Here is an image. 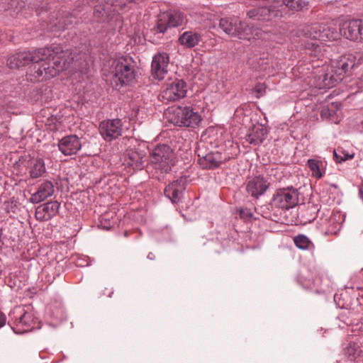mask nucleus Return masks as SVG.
Instances as JSON below:
<instances>
[{
    "label": "nucleus",
    "mask_w": 363,
    "mask_h": 363,
    "mask_svg": "<svg viewBox=\"0 0 363 363\" xmlns=\"http://www.w3.org/2000/svg\"><path fill=\"white\" fill-rule=\"evenodd\" d=\"M344 351L349 360L363 363V336L359 335L354 341H351Z\"/></svg>",
    "instance_id": "bb28decb"
},
{
    "label": "nucleus",
    "mask_w": 363,
    "mask_h": 363,
    "mask_svg": "<svg viewBox=\"0 0 363 363\" xmlns=\"http://www.w3.org/2000/svg\"><path fill=\"white\" fill-rule=\"evenodd\" d=\"M320 114L323 119H331L335 115V111L329 106H325L321 109Z\"/></svg>",
    "instance_id": "a19ab883"
},
{
    "label": "nucleus",
    "mask_w": 363,
    "mask_h": 363,
    "mask_svg": "<svg viewBox=\"0 0 363 363\" xmlns=\"http://www.w3.org/2000/svg\"><path fill=\"white\" fill-rule=\"evenodd\" d=\"M138 0H113L111 3L103 1L94 6L91 21L98 23L108 24L116 13L128 11Z\"/></svg>",
    "instance_id": "7ed1b4c3"
},
{
    "label": "nucleus",
    "mask_w": 363,
    "mask_h": 363,
    "mask_svg": "<svg viewBox=\"0 0 363 363\" xmlns=\"http://www.w3.org/2000/svg\"><path fill=\"white\" fill-rule=\"evenodd\" d=\"M101 225H102L103 228H105V229L111 228V225L110 224H107L106 220H105L104 223L103 222V220H101Z\"/></svg>",
    "instance_id": "09e8293b"
},
{
    "label": "nucleus",
    "mask_w": 363,
    "mask_h": 363,
    "mask_svg": "<svg viewBox=\"0 0 363 363\" xmlns=\"http://www.w3.org/2000/svg\"><path fill=\"white\" fill-rule=\"evenodd\" d=\"M63 271V267L60 264H57L55 267V271L53 272V279L52 281L55 279V276H59L60 272Z\"/></svg>",
    "instance_id": "c03bdc74"
},
{
    "label": "nucleus",
    "mask_w": 363,
    "mask_h": 363,
    "mask_svg": "<svg viewBox=\"0 0 363 363\" xmlns=\"http://www.w3.org/2000/svg\"><path fill=\"white\" fill-rule=\"evenodd\" d=\"M267 86L264 83L258 82L252 89V93L255 94L257 99H259L266 94Z\"/></svg>",
    "instance_id": "ea45409f"
},
{
    "label": "nucleus",
    "mask_w": 363,
    "mask_h": 363,
    "mask_svg": "<svg viewBox=\"0 0 363 363\" xmlns=\"http://www.w3.org/2000/svg\"><path fill=\"white\" fill-rule=\"evenodd\" d=\"M149 156L152 177L160 181L174 165V150L167 144H158L150 150Z\"/></svg>",
    "instance_id": "f03ea898"
},
{
    "label": "nucleus",
    "mask_w": 363,
    "mask_h": 363,
    "mask_svg": "<svg viewBox=\"0 0 363 363\" xmlns=\"http://www.w3.org/2000/svg\"><path fill=\"white\" fill-rule=\"evenodd\" d=\"M45 48H50L53 54L36 62H31L32 65L28 68L26 77L32 83L53 77L66 68L65 62H61L63 57L61 47L52 45Z\"/></svg>",
    "instance_id": "f257e3e1"
},
{
    "label": "nucleus",
    "mask_w": 363,
    "mask_h": 363,
    "mask_svg": "<svg viewBox=\"0 0 363 363\" xmlns=\"http://www.w3.org/2000/svg\"><path fill=\"white\" fill-rule=\"evenodd\" d=\"M323 162L316 159H308L307 161V166L311 171L312 176L317 179H320L323 177L325 172L320 169Z\"/></svg>",
    "instance_id": "c9c22d12"
},
{
    "label": "nucleus",
    "mask_w": 363,
    "mask_h": 363,
    "mask_svg": "<svg viewBox=\"0 0 363 363\" xmlns=\"http://www.w3.org/2000/svg\"><path fill=\"white\" fill-rule=\"evenodd\" d=\"M267 135V128L263 125L258 123L254 125L252 128L249 130L245 136V140L251 145H259L264 141Z\"/></svg>",
    "instance_id": "7c9ffc66"
},
{
    "label": "nucleus",
    "mask_w": 363,
    "mask_h": 363,
    "mask_svg": "<svg viewBox=\"0 0 363 363\" xmlns=\"http://www.w3.org/2000/svg\"><path fill=\"white\" fill-rule=\"evenodd\" d=\"M198 163L204 169H213L219 167L222 164L226 162L229 157L223 155L218 151L210 152L206 155L197 151Z\"/></svg>",
    "instance_id": "4468645a"
},
{
    "label": "nucleus",
    "mask_w": 363,
    "mask_h": 363,
    "mask_svg": "<svg viewBox=\"0 0 363 363\" xmlns=\"http://www.w3.org/2000/svg\"><path fill=\"white\" fill-rule=\"evenodd\" d=\"M333 157L337 163H342L347 160L353 159L354 153H349L342 148H337L334 150Z\"/></svg>",
    "instance_id": "e433bc0d"
},
{
    "label": "nucleus",
    "mask_w": 363,
    "mask_h": 363,
    "mask_svg": "<svg viewBox=\"0 0 363 363\" xmlns=\"http://www.w3.org/2000/svg\"><path fill=\"white\" fill-rule=\"evenodd\" d=\"M89 2L94 3V2L97 1L98 0H89Z\"/></svg>",
    "instance_id": "864d4df0"
},
{
    "label": "nucleus",
    "mask_w": 363,
    "mask_h": 363,
    "mask_svg": "<svg viewBox=\"0 0 363 363\" xmlns=\"http://www.w3.org/2000/svg\"><path fill=\"white\" fill-rule=\"evenodd\" d=\"M6 318L5 315L3 313L0 312V328H2L6 324Z\"/></svg>",
    "instance_id": "49530a36"
},
{
    "label": "nucleus",
    "mask_w": 363,
    "mask_h": 363,
    "mask_svg": "<svg viewBox=\"0 0 363 363\" xmlns=\"http://www.w3.org/2000/svg\"><path fill=\"white\" fill-rule=\"evenodd\" d=\"M187 84L183 79H174L166 84L165 88L160 94L163 101H176L186 96Z\"/></svg>",
    "instance_id": "f8f14e48"
},
{
    "label": "nucleus",
    "mask_w": 363,
    "mask_h": 363,
    "mask_svg": "<svg viewBox=\"0 0 363 363\" xmlns=\"http://www.w3.org/2000/svg\"><path fill=\"white\" fill-rule=\"evenodd\" d=\"M259 61H261V62H262V63H261V66H262V67L260 68V71H264V72H267V69H268V67H267V60H265L264 59H262V58H260V59H259Z\"/></svg>",
    "instance_id": "a18cd8bd"
},
{
    "label": "nucleus",
    "mask_w": 363,
    "mask_h": 363,
    "mask_svg": "<svg viewBox=\"0 0 363 363\" xmlns=\"http://www.w3.org/2000/svg\"><path fill=\"white\" fill-rule=\"evenodd\" d=\"M60 207V203L57 201L44 203L36 207L35 217L38 221H48L58 213Z\"/></svg>",
    "instance_id": "393cba45"
},
{
    "label": "nucleus",
    "mask_w": 363,
    "mask_h": 363,
    "mask_svg": "<svg viewBox=\"0 0 363 363\" xmlns=\"http://www.w3.org/2000/svg\"><path fill=\"white\" fill-rule=\"evenodd\" d=\"M184 16L182 13L177 11H170L160 13L153 30L155 33L164 34L168 29L182 26Z\"/></svg>",
    "instance_id": "9b49d317"
},
{
    "label": "nucleus",
    "mask_w": 363,
    "mask_h": 363,
    "mask_svg": "<svg viewBox=\"0 0 363 363\" xmlns=\"http://www.w3.org/2000/svg\"><path fill=\"white\" fill-rule=\"evenodd\" d=\"M306 49L308 50V54L310 55H313L315 57H318L319 53L320 52V45L317 43V42H307L305 45Z\"/></svg>",
    "instance_id": "4c0bfd02"
},
{
    "label": "nucleus",
    "mask_w": 363,
    "mask_h": 363,
    "mask_svg": "<svg viewBox=\"0 0 363 363\" xmlns=\"http://www.w3.org/2000/svg\"><path fill=\"white\" fill-rule=\"evenodd\" d=\"M342 79V74L331 66L330 69L315 76V86L319 89H328L335 86Z\"/></svg>",
    "instance_id": "6ab92c4d"
},
{
    "label": "nucleus",
    "mask_w": 363,
    "mask_h": 363,
    "mask_svg": "<svg viewBox=\"0 0 363 363\" xmlns=\"http://www.w3.org/2000/svg\"><path fill=\"white\" fill-rule=\"evenodd\" d=\"M9 316L14 320L13 323L9 321L8 324L16 334L27 333L35 328L33 315L20 308L10 313Z\"/></svg>",
    "instance_id": "9d476101"
},
{
    "label": "nucleus",
    "mask_w": 363,
    "mask_h": 363,
    "mask_svg": "<svg viewBox=\"0 0 363 363\" xmlns=\"http://www.w3.org/2000/svg\"><path fill=\"white\" fill-rule=\"evenodd\" d=\"M298 284L303 289H308L316 294H322L325 291L328 280L324 277L319 271L312 269H308V274L305 277H298Z\"/></svg>",
    "instance_id": "1a4fd4ad"
},
{
    "label": "nucleus",
    "mask_w": 363,
    "mask_h": 363,
    "mask_svg": "<svg viewBox=\"0 0 363 363\" xmlns=\"http://www.w3.org/2000/svg\"><path fill=\"white\" fill-rule=\"evenodd\" d=\"M59 150L65 156L75 155L82 147L80 139L76 135L63 137L58 142Z\"/></svg>",
    "instance_id": "a878e982"
},
{
    "label": "nucleus",
    "mask_w": 363,
    "mask_h": 363,
    "mask_svg": "<svg viewBox=\"0 0 363 363\" xmlns=\"http://www.w3.org/2000/svg\"><path fill=\"white\" fill-rule=\"evenodd\" d=\"M50 48H39L33 50L16 52L7 59V65L11 69H19L28 65L31 62L44 60L52 55Z\"/></svg>",
    "instance_id": "423d86ee"
},
{
    "label": "nucleus",
    "mask_w": 363,
    "mask_h": 363,
    "mask_svg": "<svg viewBox=\"0 0 363 363\" xmlns=\"http://www.w3.org/2000/svg\"><path fill=\"white\" fill-rule=\"evenodd\" d=\"M169 62V55L166 52L156 54L151 63V74L154 79L162 80L167 73V67Z\"/></svg>",
    "instance_id": "412c9836"
},
{
    "label": "nucleus",
    "mask_w": 363,
    "mask_h": 363,
    "mask_svg": "<svg viewBox=\"0 0 363 363\" xmlns=\"http://www.w3.org/2000/svg\"><path fill=\"white\" fill-rule=\"evenodd\" d=\"M147 258L150 260H154L155 259V255L153 252H150L147 254Z\"/></svg>",
    "instance_id": "3c124183"
},
{
    "label": "nucleus",
    "mask_w": 363,
    "mask_h": 363,
    "mask_svg": "<svg viewBox=\"0 0 363 363\" xmlns=\"http://www.w3.org/2000/svg\"><path fill=\"white\" fill-rule=\"evenodd\" d=\"M75 18V16L69 11L60 12L50 19L48 23V30L51 33L64 30L74 23Z\"/></svg>",
    "instance_id": "aec40b11"
},
{
    "label": "nucleus",
    "mask_w": 363,
    "mask_h": 363,
    "mask_svg": "<svg viewBox=\"0 0 363 363\" xmlns=\"http://www.w3.org/2000/svg\"><path fill=\"white\" fill-rule=\"evenodd\" d=\"M18 162L26 167L29 176L32 179L43 177L46 172V167L43 158L29 157L28 159L27 157H21Z\"/></svg>",
    "instance_id": "4be33fe9"
},
{
    "label": "nucleus",
    "mask_w": 363,
    "mask_h": 363,
    "mask_svg": "<svg viewBox=\"0 0 363 363\" xmlns=\"http://www.w3.org/2000/svg\"><path fill=\"white\" fill-rule=\"evenodd\" d=\"M299 209L298 214L305 224L313 222L318 216L323 219L325 215V213L320 211V207L318 204L308 203L299 206Z\"/></svg>",
    "instance_id": "c85d7f7f"
},
{
    "label": "nucleus",
    "mask_w": 363,
    "mask_h": 363,
    "mask_svg": "<svg viewBox=\"0 0 363 363\" xmlns=\"http://www.w3.org/2000/svg\"><path fill=\"white\" fill-rule=\"evenodd\" d=\"M165 114L169 123L181 128H196L203 120L199 113L189 106H172Z\"/></svg>",
    "instance_id": "20e7f679"
},
{
    "label": "nucleus",
    "mask_w": 363,
    "mask_h": 363,
    "mask_svg": "<svg viewBox=\"0 0 363 363\" xmlns=\"http://www.w3.org/2000/svg\"><path fill=\"white\" fill-rule=\"evenodd\" d=\"M255 211L257 213L261 214L264 218H270V212L269 207L267 206H261L257 208H255Z\"/></svg>",
    "instance_id": "79ce46f5"
},
{
    "label": "nucleus",
    "mask_w": 363,
    "mask_h": 363,
    "mask_svg": "<svg viewBox=\"0 0 363 363\" xmlns=\"http://www.w3.org/2000/svg\"><path fill=\"white\" fill-rule=\"evenodd\" d=\"M211 245L213 248L216 250L217 252H218L221 249V245L218 242H212Z\"/></svg>",
    "instance_id": "de8ad7c7"
},
{
    "label": "nucleus",
    "mask_w": 363,
    "mask_h": 363,
    "mask_svg": "<svg viewBox=\"0 0 363 363\" xmlns=\"http://www.w3.org/2000/svg\"><path fill=\"white\" fill-rule=\"evenodd\" d=\"M186 179L182 177L169 182L164 188V194L172 203L177 204L182 201L186 188Z\"/></svg>",
    "instance_id": "2eb2a0df"
},
{
    "label": "nucleus",
    "mask_w": 363,
    "mask_h": 363,
    "mask_svg": "<svg viewBox=\"0 0 363 363\" xmlns=\"http://www.w3.org/2000/svg\"><path fill=\"white\" fill-rule=\"evenodd\" d=\"M219 27L228 35L241 40H250L253 36L252 26L236 16L222 18Z\"/></svg>",
    "instance_id": "0eeeda50"
},
{
    "label": "nucleus",
    "mask_w": 363,
    "mask_h": 363,
    "mask_svg": "<svg viewBox=\"0 0 363 363\" xmlns=\"http://www.w3.org/2000/svg\"><path fill=\"white\" fill-rule=\"evenodd\" d=\"M113 77L116 85L129 84L132 82L136 75V62L129 55H121L114 60L113 62Z\"/></svg>",
    "instance_id": "39448f33"
},
{
    "label": "nucleus",
    "mask_w": 363,
    "mask_h": 363,
    "mask_svg": "<svg viewBox=\"0 0 363 363\" xmlns=\"http://www.w3.org/2000/svg\"><path fill=\"white\" fill-rule=\"evenodd\" d=\"M202 40L200 33L188 30L181 34L178 38L179 43L185 48H193Z\"/></svg>",
    "instance_id": "473e14b6"
},
{
    "label": "nucleus",
    "mask_w": 363,
    "mask_h": 363,
    "mask_svg": "<svg viewBox=\"0 0 363 363\" xmlns=\"http://www.w3.org/2000/svg\"><path fill=\"white\" fill-rule=\"evenodd\" d=\"M294 242L296 247L302 250H313L314 244L303 234H298L294 238Z\"/></svg>",
    "instance_id": "f704fd0d"
},
{
    "label": "nucleus",
    "mask_w": 363,
    "mask_h": 363,
    "mask_svg": "<svg viewBox=\"0 0 363 363\" xmlns=\"http://www.w3.org/2000/svg\"><path fill=\"white\" fill-rule=\"evenodd\" d=\"M348 298L349 296L347 294H335L334 296V301L339 308H346L350 306V304L345 302V300Z\"/></svg>",
    "instance_id": "58836bf2"
},
{
    "label": "nucleus",
    "mask_w": 363,
    "mask_h": 363,
    "mask_svg": "<svg viewBox=\"0 0 363 363\" xmlns=\"http://www.w3.org/2000/svg\"><path fill=\"white\" fill-rule=\"evenodd\" d=\"M359 196L363 200V186L359 189Z\"/></svg>",
    "instance_id": "603ef678"
},
{
    "label": "nucleus",
    "mask_w": 363,
    "mask_h": 363,
    "mask_svg": "<svg viewBox=\"0 0 363 363\" xmlns=\"http://www.w3.org/2000/svg\"><path fill=\"white\" fill-rule=\"evenodd\" d=\"M340 32L347 39L362 41L363 40V21L353 19L345 21L340 27Z\"/></svg>",
    "instance_id": "f3484780"
},
{
    "label": "nucleus",
    "mask_w": 363,
    "mask_h": 363,
    "mask_svg": "<svg viewBox=\"0 0 363 363\" xmlns=\"http://www.w3.org/2000/svg\"><path fill=\"white\" fill-rule=\"evenodd\" d=\"M298 203V190L293 186L277 189L269 202L272 207L289 210Z\"/></svg>",
    "instance_id": "6e6552de"
},
{
    "label": "nucleus",
    "mask_w": 363,
    "mask_h": 363,
    "mask_svg": "<svg viewBox=\"0 0 363 363\" xmlns=\"http://www.w3.org/2000/svg\"><path fill=\"white\" fill-rule=\"evenodd\" d=\"M240 216L241 218H250L252 217V213L247 208L240 210Z\"/></svg>",
    "instance_id": "37998d69"
},
{
    "label": "nucleus",
    "mask_w": 363,
    "mask_h": 363,
    "mask_svg": "<svg viewBox=\"0 0 363 363\" xmlns=\"http://www.w3.org/2000/svg\"><path fill=\"white\" fill-rule=\"evenodd\" d=\"M359 64L356 62V57L353 54H346L340 57L334 62L332 67L339 73L342 74L343 78L345 74L355 66Z\"/></svg>",
    "instance_id": "cd10ccee"
},
{
    "label": "nucleus",
    "mask_w": 363,
    "mask_h": 363,
    "mask_svg": "<svg viewBox=\"0 0 363 363\" xmlns=\"http://www.w3.org/2000/svg\"><path fill=\"white\" fill-rule=\"evenodd\" d=\"M345 213L340 211H333L328 218H326L327 235H337L342 228L345 220Z\"/></svg>",
    "instance_id": "c756f323"
},
{
    "label": "nucleus",
    "mask_w": 363,
    "mask_h": 363,
    "mask_svg": "<svg viewBox=\"0 0 363 363\" xmlns=\"http://www.w3.org/2000/svg\"><path fill=\"white\" fill-rule=\"evenodd\" d=\"M270 186L268 178L263 175L254 177L248 181L246 186V191L252 197L258 199L264 195Z\"/></svg>",
    "instance_id": "5701e85b"
},
{
    "label": "nucleus",
    "mask_w": 363,
    "mask_h": 363,
    "mask_svg": "<svg viewBox=\"0 0 363 363\" xmlns=\"http://www.w3.org/2000/svg\"><path fill=\"white\" fill-rule=\"evenodd\" d=\"M251 2H275L279 4L281 2L285 5L289 10L294 11H300L306 8L308 5V2L305 0H249Z\"/></svg>",
    "instance_id": "72a5a7b5"
},
{
    "label": "nucleus",
    "mask_w": 363,
    "mask_h": 363,
    "mask_svg": "<svg viewBox=\"0 0 363 363\" xmlns=\"http://www.w3.org/2000/svg\"><path fill=\"white\" fill-rule=\"evenodd\" d=\"M112 294H113V291H111V292L108 294V296L111 297Z\"/></svg>",
    "instance_id": "5fc2aeb1"
},
{
    "label": "nucleus",
    "mask_w": 363,
    "mask_h": 363,
    "mask_svg": "<svg viewBox=\"0 0 363 363\" xmlns=\"http://www.w3.org/2000/svg\"><path fill=\"white\" fill-rule=\"evenodd\" d=\"M309 36L313 40L319 41H331L337 40L341 35L340 29L326 24H314L308 30Z\"/></svg>",
    "instance_id": "ddd939ff"
},
{
    "label": "nucleus",
    "mask_w": 363,
    "mask_h": 363,
    "mask_svg": "<svg viewBox=\"0 0 363 363\" xmlns=\"http://www.w3.org/2000/svg\"><path fill=\"white\" fill-rule=\"evenodd\" d=\"M360 330H361V326L359 325V323L356 324L355 325H353L352 328V330L353 332L359 331Z\"/></svg>",
    "instance_id": "8fccbe9b"
},
{
    "label": "nucleus",
    "mask_w": 363,
    "mask_h": 363,
    "mask_svg": "<svg viewBox=\"0 0 363 363\" xmlns=\"http://www.w3.org/2000/svg\"><path fill=\"white\" fill-rule=\"evenodd\" d=\"M279 11L274 6H257L247 11V16L255 21H269L279 16Z\"/></svg>",
    "instance_id": "b1692460"
},
{
    "label": "nucleus",
    "mask_w": 363,
    "mask_h": 363,
    "mask_svg": "<svg viewBox=\"0 0 363 363\" xmlns=\"http://www.w3.org/2000/svg\"><path fill=\"white\" fill-rule=\"evenodd\" d=\"M53 193V184L50 181H45L38 186L37 191L32 194L30 201L33 203H38L51 196Z\"/></svg>",
    "instance_id": "2f4dec72"
},
{
    "label": "nucleus",
    "mask_w": 363,
    "mask_h": 363,
    "mask_svg": "<svg viewBox=\"0 0 363 363\" xmlns=\"http://www.w3.org/2000/svg\"><path fill=\"white\" fill-rule=\"evenodd\" d=\"M99 132L106 141L111 142L122 134V121L121 119H108L99 124Z\"/></svg>",
    "instance_id": "dca6fc26"
},
{
    "label": "nucleus",
    "mask_w": 363,
    "mask_h": 363,
    "mask_svg": "<svg viewBox=\"0 0 363 363\" xmlns=\"http://www.w3.org/2000/svg\"><path fill=\"white\" fill-rule=\"evenodd\" d=\"M125 161L127 165L134 171L144 169L146 161V152L140 147L128 148L125 152Z\"/></svg>",
    "instance_id": "a211bd4d"
}]
</instances>
